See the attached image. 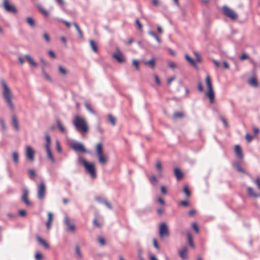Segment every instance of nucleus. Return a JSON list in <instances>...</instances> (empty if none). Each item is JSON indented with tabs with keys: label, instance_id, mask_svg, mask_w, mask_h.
I'll use <instances>...</instances> for the list:
<instances>
[{
	"label": "nucleus",
	"instance_id": "nucleus-42",
	"mask_svg": "<svg viewBox=\"0 0 260 260\" xmlns=\"http://www.w3.org/2000/svg\"><path fill=\"white\" fill-rule=\"evenodd\" d=\"M85 106L86 109L90 113L92 114H95L94 111L92 109L91 107L87 103L85 104Z\"/></svg>",
	"mask_w": 260,
	"mask_h": 260
},
{
	"label": "nucleus",
	"instance_id": "nucleus-16",
	"mask_svg": "<svg viewBox=\"0 0 260 260\" xmlns=\"http://www.w3.org/2000/svg\"><path fill=\"white\" fill-rule=\"evenodd\" d=\"M96 200L100 203L105 204L107 206V207L109 209H112V205L110 204V203L108 202V201L106 199L99 197L97 198L96 199Z\"/></svg>",
	"mask_w": 260,
	"mask_h": 260
},
{
	"label": "nucleus",
	"instance_id": "nucleus-10",
	"mask_svg": "<svg viewBox=\"0 0 260 260\" xmlns=\"http://www.w3.org/2000/svg\"><path fill=\"white\" fill-rule=\"evenodd\" d=\"M64 223L67 226L69 231L72 233L75 232L76 230L75 224L67 215H65L64 218Z\"/></svg>",
	"mask_w": 260,
	"mask_h": 260
},
{
	"label": "nucleus",
	"instance_id": "nucleus-7",
	"mask_svg": "<svg viewBox=\"0 0 260 260\" xmlns=\"http://www.w3.org/2000/svg\"><path fill=\"white\" fill-rule=\"evenodd\" d=\"M3 5L5 10L8 12L16 14L18 12L15 6L13 4H10L9 0H4Z\"/></svg>",
	"mask_w": 260,
	"mask_h": 260
},
{
	"label": "nucleus",
	"instance_id": "nucleus-26",
	"mask_svg": "<svg viewBox=\"0 0 260 260\" xmlns=\"http://www.w3.org/2000/svg\"><path fill=\"white\" fill-rule=\"evenodd\" d=\"M249 84L253 87H256L258 86V83L255 78L253 77L248 80Z\"/></svg>",
	"mask_w": 260,
	"mask_h": 260
},
{
	"label": "nucleus",
	"instance_id": "nucleus-52",
	"mask_svg": "<svg viewBox=\"0 0 260 260\" xmlns=\"http://www.w3.org/2000/svg\"><path fill=\"white\" fill-rule=\"evenodd\" d=\"M56 150L57 151L60 153L61 152V148L60 146L59 142L58 141H57L56 142Z\"/></svg>",
	"mask_w": 260,
	"mask_h": 260
},
{
	"label": "nucleus",
	"instance_id": "nucleus-21",
	"mask_svg": "<svg viewBox=\"0 0 260 260\" xmlns=\"http://www.w3.org/2000/svg\"><path fill=\"white\" fill-rule=\"evenodd\" d=\"M47 215L48 220L46 222V226L48 230H50L51 226V222L53 219V215L51 212H48Z\"/></svg>",
	"mask_w": 260,
	"mask_h": 260
},
{
	"label": "nucleus",
	"instance_id": "nucleus-47",
	"mask_svg": "<svg viewBox=\"0 0 260 260\" xmlns=\"http://www.w3.org/2000/svg\"><path fill=\"white\" fill-rule=\"evenodd\" d=\"M168 64L169 67L172 69H174L177 68L176 63L173 61H169Z\"/></svg>",
	"mask_w": 260,
	"mask_h": 260
},
{
	"label": "nucleus",
	"instance_id": "nucleus-24",
	"mask_svg": "<svg viewBox=\"0 0 260 260\" xmlns=\"http://www.w3.org/2000/svg\"><path fill=\"white\" fill-rule=\"evenodd\" d=\"M174 174L178 180H180L183 177L182 172L177 168L174 169Z\"/></svg>",
	"mask_w": 260,
	"mask_h": 260
},
{
	"label": "nucleus",
	"instance_id": "nucleus-49",
	"mask_svg": "<svg viewBox=\"0 0 260 260\" xmlns=\"http://www.w3.org/2000/svg\"><path fill=\"white\" fill-rule=\"evenodd\" d=\"M149 181L152 184H153L154 183H156L157 180V179L156 178V177L154 176V175H152L150 179H149Z\"/></svg>",
	"mask_w": 260,
	"mask_h": 260
},
{
	"label": "nucleus",
	"instance_id": "nucleus-40",
	"mask_svg": "<svg viewBox=\"0 0 260 260\" xmlns=\"http://www.w3.org/2000/svg\"><path fill=\"white\" fill-rule=\"evenodd\" d=\"M28 173L29 177L31 179H34L36 175L35 171L33 169L28 170Z\"/></svg>",
	"mask_w": 260,
	"mask_h": 260
},
{
	"label": "nucleus",
	"instance_id": "nucleus-54",
	"mask_svg": "<svg viewBox=\"0 0 260 260\" xmlns=\"http://www.w3.org/2000/svg\"><path fill=\"white\" fill-rule=\"evenodd\" d=\"M42 255L40 252H37L35 254V258L37 260H41Z\"/></svg>",
	"mask_w": 260,
	"mask_h": 260
},
{
	"label": "nucleus",
	"instance_id": "nucleus-34",
	"mask_svg": "<svg viewBox=\"0 0 260 260\" xmlns=\"http://www.w3.org/2000/svg\"><path fill=\"white\" fill-rule=\"evenodd\" d=\"M108 119L109 122L111 123L113 126H115L116 124V118L113 116L111 114L108 115Z\"/></svg>",
	"mask_w": 260,
	"mask_h": 260
},
{
	"label": "nucleus",
	"instance_id": "nucleus-25",
	"mask_svg": "<svg viewBox=\"0 0 260 260\" xmlns=\"http://www.w3.org/2000/svg\"><path fill=\"white\" fill-rule=\"evenodd\" d=\"M156 169L158 172L159 176L161 177L162 176L161 172L162 170V167L161 165V163L159 160H157L156 163Z\"/></svg>",
	"mask_w": 260,
	"mask_h": 260
},
{
	"label": "nucleus",
	"instance_id": "nucleus-63",
	"mask_svg": "<svg viewBox=\"0 0 260 260\" xmlns=\"http://www.w3.org/2000/svg\"><path fill=\"white\" fill-rule=\"evenodd\" d=\"M153 245L155 248H156L157 249H159V246L158 245V244L157 243V241L155 239H153Z\"/></svg>",
	"mask_w": 260,
	"mask_h": 260
},
{
	"label": "nucleus",
	"instance_id": "nucleus-6",
	"mask_svg": "<svg viewBox=\"0 0 260 260\" xmlns=\"http://www.w3.org/2000/svg\"><path fill=\"white\" fill-rule=\"evenodd\" d=\"M222 10L223 14L232 20H235L238 18L236 12L226 6H223L222 7Z\"/></svg>",
	"mask_w": 260,
	"mask_h": 260
},
{
	"label": "nucleus",
	"instance_id": "nucleus-50",
	"mask_svg": "<svg viewBox=\"0 0 260 260\" xmlns=\"http://www.w3.org/2000/svg\"><path fill=\"white\" fill-rule=\"evenodd\" d=\"M76 252L80 258L82 257V254L81 252H80V248L78 245L76 246Z\"/></svg>",
	"mask_w": 260,
	"mask_h": 260
},
{
	"label": "nucleus",
	"instance_id": "nucleus-1",
	"mask_svg": "<svg viewBox=\"0 0 260 260\" xmlns=\"http://www.w3.org/2000/svg\"><path fill=\"white\" fill-rule=\"evenodd\" d=\"M1 84L3 89L2 92L3 98L10 110L13 112L15 110V107L13 101L15 96L5 80L1 79Z\"/></svg>",
	"mask_w": 260,
	"mask_h": 260
},
{
	"label": "nucleus",
	"instance_id": "nucleus-3",
	"mask_svg": "<svg viewBox=\"0 0 260 260\" xmlns=\"http://www.w3.org/2000/svg\"><path fill=\"white\" fill-rule=\"evenodd\" d=\"M78 162L84 166L86 171L90 174L91 178L95 179L96 178V170L94 165L93 163L88 162L81 156L78 157Z\"/></svg>",
	"mask_w": 260,
	"mask_h": 260
},
{
	"label": "nucleus",
	"instance_id": "nucleus-43",
	"mask_svg": "<svg viewBox=\"0 0 260 260\" xmlns=\"http://www.w3.org/2000/svg\"><path fill=\"white\" fill-rule=\"evenodd\" d=\"M183 191L185 193V194H186L187 197H190V193L189 189H188V187L187 186H185L184 187V188H183Z\"/></svg>",
	"mask_w": 260,
	"mask_h": 260
},
{
	"label": "nucleus",
	"instance_id": "nucleus-29",
	"mask_svg": "<svg viewBox=\"0 0 260 260\" xmlns=\"http://www.w3.org/2000/svg\"><path fill=\"white\" fill-rule=\"evenodd\" d=\"M56 121H57V126H58L59 130L61 131V133H66L65 128L64 127L63 125L61 124V122L60 121V120L59 119H57Z\"/></svg>",
	"mask_w": 260,
	"mask_h": 260
},
{
	"label": "nucleus",
	"instance_id": "nucleus-19",
	"mask_svg": "<svg viewBox=\"0 0 260 260\" xmlns=\"http://www.w3.org/2000/svg\"><path fill=\"white\" fill-rule=\"evenodd\" d=\"M247 193L248 196L251 197L257 198L260 196V195L255 193L253 188L251 187H248L247 188Z\"/></svg>",
	"mask_w": 260,
	"mask_h": 260
},
{
	"label": "nucleus",
	"instance_id": "nucleus-53",
	"mask_svg": "<svg viewBox=\"0 0 260 260\" xmlns=\"http://www.w3.org/2000/svg\"><path fill=\"white\" fill-rule=\"evenodd\" d=\"M154 79H155L156 83L158 85H160V81L159 80L158 76L157 75H154Z\"/></svg>",
	"mask_w": 260,
	"mask_h": 260
},
{
	"label": "nucleus",
	"instance_id": "nucleus-22",
	"mask_svg": "<svg viewBox=\"0 0 260 260\" xmlns=\"http://www.w3.org/2000/svg\"><path fill=\"white\" fill-rule=\"evenodd\" d=\"M235 151L237 156L240 158L241 159H242L243 157V155L242 152V150L241 149V147L239 145H237L235 147Z\"/></svg>",
	"mask_w": 260,
	"mask_h": 260
},
{
	"label": "nucleus",
	"instance_id": "nucleus-18",
	"mask_svg": "<svg viewBox=\"0 0 260 260\" xmlns=\"http://www.w3.org/2000/svg\"><path fill=\"white\" fill-rule=\"evenodd\" d=\"M12 125L16 131H18L19 130V123L16 116L15 115H13L12 117Z\"/></svg>",
	"mask_w": 260,
	"mask_h": 260
},
{
	"label": "nucleus",
	"instance_id": "nucleus-9",
	"mask_svg": "<svg viewBox=\"0 0 260 260\" xmlns=\"http://www.w3.org/2000/svg\"><path fill=\"white\" fill-rule=\"evenodd\" d=\"M159 235L160 238L168 237L169 236V231L167 225L166 223H161L159 225Z\"/></svg>",
	"mask_w": 260,
	"mask_h": 260
},
{
	"label": "nucleus",
	"instance_id": "nucleus-30",
	"mask_svg": "<svg viewBox=\"0 0 260 260\" xmlns=\"http://www.w3.org/2000/svg\"><path fill=\"white\" fill-rule=\"evenodd\" d=\"M184 117V114L183 112H175L173 114V118L178 119V118H182Z\"/></svg>",
	"mask_w": 260,
	"mask_h": 260
},
{
	"label": "nucleus",
	"instance_id": "nucleus-20",
	"mask_svg": "<svg viewBox=\"0 0 260 260\" xmlns=\"http://www.w3.org/2000/svg\"><path fill=\"white\" fill-rule=\"evenodd\" d=\"M144 64L150 67L151 69H153L155 67V59L154 58H152L149 60L144 61Z\"/></svg>",
	"mask_w": 260,
	"mask_h": 260
},
{
	"label": "nucleus",
	"instance_id": "nucleus-13",
	"mask_svg": "<svg viewBox=\"0 0 260 260\" xmlns=\"http://www.w3.org/2000/svg\"><path fill=\"white\" fill-rule=\"evenodd\" d=\"M113 56L115 58L119 63H123L125 61V58L123 54L119 50H117L116 53L113 54Z\"/></svg>",
	"mask_w": 260,
	"mask_h": 260
},
{
	"label": "nucleus",
	"instance_id": "nucleus-38",
	"mask_svg": "<svg viewBox=\"0 0 260 260\" xmlns=\"http://www.w3.org/2000/svg\"><path fill=\"white\" fill-rule=\"evenodd\" d=\"M73 25L75 27L80 37L83 38V33H82L81 30L80 29V28H79V26L78 25V24L74 22Z\"/></svg>",
	"mask_w": 260,
	"mask_h": 260
},
{
	"label": "nucleus",
	"instance_id": "nucleus-55",
	"mask_svg": "<svg viewBox=\"0 0 260 260\" xmlns=\"http://www.w3.org/2000/svg\"><path fill=\"white\" fill-rule=\"evenodd\" d=\"M136 22V24L138 25V28L139 29V30L142 31V25L140 23V22L139 20V19H137Z\"/></svg>",
	"mask_w": 260,
	"mask_h": 260
},
{
	"label": "nucleus",
	"instance_id": "nucleus-39",
	"mask_svg": "<svg viewBox=\"0 0 260 260\" xmlns=\"http://www.w3.org/2000/svg\"><path fill=\"white\" fill-rule=\"evenodd\" d=\"M58 71L60 74L65 76L67 74V71L63 67L60 66L58 67Z\"/></svg>",
	"mask_w": 260,
	"mask_h": 260
},
{
	"label": "nucleus",
	"instance_id": "nucleus-46",
	"mask_svg": "<svg viewBox=\"0 0 260 260\" xmlns=\"http://www.w3.org/2000/svg\"><path fill=\"white\" fill-rule=\"evenodd\" d=\"M98 241L101 245H105L106 244V241L103 237H99L98 238Z\"/></svg>",
	"mask_w": 260,
	"mask_h": 260
},
{
	"label": "nucleus",
	"instance_id": "nucleus-58",
	"mask_svg": "<svg viewBox=\"0 0 260 260\" xmlns=\"http://www.w3.org/2000/svg\"><path fill=\"white\" fill-rule=\"evenodd\" d=\"M194 55L196 56V61L197 62H201V58L198 52H194Z\"/></svg>",
	"mask_w": 260,
	"mask_h": 260
},
{
	"label": "nucleus",
	"instance_id": "nucleus-59",
	"mask_svg": "<svg viewBox=\"0 0 260 260\" xmlns=\"http://www.w3.org/2000/svg\"><path fill=\"white\" fill-rule=\"evenodd\" d=\"M43 37L44 39L47 42H49L50 40V37L49 35L47 33H44L43 35Z\"/></svg>",
	"mask_w": 260,
	"mask_h": 260
},
{
	"label": "nucleus",
	"instance_id": "nucleus-36",
	"mask_svg": "<svg viewBox=\"0 0 260 260\" xmlns=\"http://www.w3.org/2000/svg\"><path fill=\"white\" fill-rule=\"evenodd\" d=\"M13 161L15 163L17 164L19 161V155L17 152H13L12 153Z\"/></svg>",
	"mask_w": 260,
	"mask_h": 260
},
{
	"label": "nucleus",
	"instance_id": "nucleus-8",
	"mask_svg": "<svg viewBox=\"0 0 260 260\" xmlns=\"http://www.w3.org/2000/svg\"><path fill=\"white\" fill-rule=\"evenodd\" d=\"M70 147L76 152H86V150L84 145L79 142H73L70 144Z\"/></svg>",
	"mask_w": 260,
	"mask_h": 260
},
{
	"label": "nucleus",
	"instance_id": "nucleus-14",
	"mask_svg": "<svg viewBox=\"0 0 260 260\" xmlns=\"http://www.w3.org/2000/svg\"><path fill=\"white\" fill-rule=\"evenodd\" d=\"M28 191L26 189L23 190V194L22 196L21 199L25 203V204L27 206H29L31 205V203L28 200Z\"/></svg>",
	"mask_w": 260,
	"mask_h": 260
},
{
	"label": "nucleus",
	"instance_id": "nucleus-31",
	"mask_svg": "<svg viewBox=\"0 0 260 260\" xmlns=\"http://www.w3.org/2000/svg\"><path fill=\"white\" fill-rule=\"evenodd\" d=\"M46 152H47L48 157L51 160V161L52 162H55V159H54V158L53 157V155L52 154V152H51V151L50 149H46Z\"/></svg>",
	"mask_w": 260,
	"mask_h": 260
},
{
	"label": "nucleus",
	"instance_id": "nucleus-33",
	"mask_svg": "<svg viewBox=\"0 0 260 260\" xmlns=\"http://www.w3.org/2000/svg\"><path fill=\"white\" fill-rule=\"evenodd\" d=\"M46 144H45V148H46V149H50V144H51V139H50V137L48 135L46 136Z\"/></svg>",
	"mask_w": 260,
	"mask_h": 260
},
{
	"label": "nucleus",
	"instance_id": "nucleus-28",
	"mask_svg": "<svg viewBox=\"0 0 260 260\" xmlns=\"http://www.w3.org/2000/svg\"><path fill=\"white\" fill-rule=\"evenodd\" d=\"M185 59L189 62V63L192 66L196 67V61L191 58L188 54L185 55Z\"/></svg>",
	"mask_w": 260,
	"mask_h": 260
},
{
	"label": "nucleus",
	"instance_id": "nucleus-64",
	"mask_svg": "<svg viewBox=\"0 0 260 260\" xmlns=\"http://www.w3.org/2000/svg\"><path fill=\"white\" fill-rule=\"evenodd\" d=\"M175 79V77H172L169 79L167 81V84L168 85H170L171 83V82L174 81Z\"/></svg>",
	"mask_w": 260,
	"mask_h": 260
},
{
	"label": "nucleus",
	"instance_id": "nucleus-51",
	"mask_svg": "<svg viewBox=\"0 0 260 260\" xmlns=\"http://www.w3.org/2000/svg\"><path fill=\"white\" fill-rule=\"evenodd\" d=\"M245 138L248 142H250L253 139V136L247 133L245 135Z\"/></svg>",
	"mask_w": 260,
	"mask_h": 260
},
{
	"label": "nucleus",
	"instance_id": "nucleus-35",
	"mask_svg": "<svg viewBox=\"0 0 260 260\" xmlns=\"http://www.w3.org/2000/svg\"><path fill=\"white\" fill-rule=\"evenodd\" d=\"M38 9L40 12L45 16L47 17L49 15V13L47 11H46L45 9H44L43 7H42L41 6H38Z\"/></svg>",
	"mask_w": 260,
	"mask_h": 260
},
{
	"label": "nucleus",
	"instance_id": "nucleus-32",
	"mask_svg": "<svg viewBox=\"0 0 260 260\" xmlns=\"http://www.w3.org/2000/svg\"><path fill=\"white\" fill-rule=\"evenodd\" d=\"M187 237L188 240V242L189 245L191 246L192 248L194 247L193 241H192V238L191 234L190 233H187Z\"/></svg>",
	"mask_w": 260,
	"mask_h": 260
},
{
	"label": "nucleus",
	"instance_id": "nucleus-62",
	"mask_svg": "<svg viewBox=\"0 0 260 260\" xmlns=\"http://www.w3.org/2000/svg\"><path fill=\"white\" fill-rule=\"evenodd\" d=\"M198 89L199 90V91H200L201 92L203 91V87L201 82H198Z\"/></svg>",
	"mask_w": 260,
	"mask_h": 260
},
{
	"label": "nucleus",
	"instance_id": "nucleus-48",
	"mask_svg": "<svg viewBox=\"0 0 260 260\" xmlns=\"http://www.w3.org/2000/svg\"><path fill=\"white\" fill-rule=\"evenodd\" d=\"M0 124L2 126V128L3 131H5L7 129V126L5 123V121L3 119H0Z\"/></svg>",
	"mask_w": 260,
	"mask_h": 260
},
{
	"label": "nucleus",
	"instance_id": "nucleus-15",
	"mask_svg": "<svg viewBox=\"0 0 260 260\" xmlns=\"http://www.w3.org/2000/svg\"><path fill=\"white\" fill-rule=\"evenodd\" d=\"M36 239L38 243L42 245L46 249H49L50 247V246L49 244L43 238H42L39 236H36Z\"/></svg>",
	"mask_w": 260,
	"mask_h": 260
},
{
	"label": "nucleus",
	"instance_id": "nucleus-4",
	"mask_svg": "<svg viewBox=\"0 0 260 260\" xmlns=\"http://www.w3.org/2000/svg\"><path fill=\"white\" fill-rule=\"evenodd\" d=\"M205 82L208 88V91L206 93V95L209 98L210 103H213L214 99V93L211 79L209 74L206 75Z\"/></svg>",
	"mask_w": 260,
	"mask_h": 260
},
{
	"label": "nucleus",
	"instance_id": "nucleus-5",
	"mask_svg": "<svg viewBox=\"0 0 260 260\" xmlns=\"http://www.w3.org/2000/svg\"><path fill=\"white\" fill-rule=\"evenodd\" d=\"M95 150L100 164L102 165L106 164L108 161V157L103 153L102 143H98L96 144Z\"/></svg>",
	"mask_w": 260,
	"mask_h": 260
},
{
	"label": "nucleus",
	"instance_id": "nucleus-12",
	"mask_svg": "<svg viewBox=\"0 0 260 260\" xmlns=\"http://www.w3.org/2000/svg\"><path fill=\"white\" fill-rule=\"evenodd\" d=\"M35 150L29 146L26 147L25 155L28 160L33 161L35 159Z\"/></svg>",
	"mask_w": 260,
	"mask_h": 260
},
{
	"label": "nucleus",
	"instance_id": "nucleus-37",
	"mask_svg": "<svg viewBox=\"0 0 260 260\" xmlns=\"http://www.w3.org/2000/svg\"><path fill=\"white\" fill-rule=\"evenodd\" d=\"M26 21L27 23L31 27H34L35 25V22L34 19L30 17L26 18Z\"/></svg>",
	"mask_w": 260,
	"mask_h": 260
},
{
	"label": "nucleus",
	"instance_id": "nucleus-56",
	"mask_svg": "<svg viewBox=\"0 0 260 260\" xmlns=\"http://www.w3.org/2000/svg\"><path fill=\"white\" fill-rule=\"evenodd\" d=\"M248 58V55L245 53H242V55L240 56V59L241 60H243Z\"/></svg>",
	"mask_w": 260,
	"mask_h": 260
},
{
	"label": "nucleus",
	"instance_id": "nucleus-27",
	"mask_svg": "<svg viewBox=\"0 0 260 260\" xmlns=\"http://www.w3.org/2000/svg\"><path fill=\"white\" fill-rule=\"evenodd\" d=\"M90 45L94 52H97L98 48L96 44L93 40H90L89 41Z\"/></svg>",
	"mask_w": 260,
	"mask_h": 260
},
{
	"label": "nucleus",
	"instance_id": "nucleus-2",
	"mask_svg": "<svg viewBox=\"0 0 260 260\" xmlns=\"http://www.w3.org/2000/svg\"><path fill=\"white\" fill-rule=\"evenodd\" d=\"M73 123L78 131L81 133H86L88 132V126L85 118L79 116H76Z\"/></svg>",
	"mask_w": 260,
	"mask_h": 260
},
{
	"label": "nucleus",
	"instance_id": "nucleus-60",
	"mask_svg": "<svg viewBox=\"0 0 260 260\" xmlns=\"http://www.w3.org/2000/svg\"><path fill=\"white\" fill-rule=\"evenodd\" d=\"M254 182L257 185L258 188L260 189V179L259 178H257L254 181Z\"/></svg>",
	"mask_w": 260,
	"mask_h": 260
},
{
	"label": "nucleus",
	"instance_id": "nucleus-57",
	"mask_svg": "<svg viewBox=\"0 0 260 260\" xmlns=\"http://www.w3.org/2000/svg\"><path fill=\"white\" fill-rule=\"evenodd\" d=\"M26 214V212L24 210H21L19 211V215L21 216H25Z\"/></svg>",
	"mask_w": 260,
	"mask_h": 260
},
{
	"label": "nucleus",
	"instance_id": "nucleus-23",
	"mask_svg": "<svg viewBox=\"0 0 260 260\" xmlns=\"http://www.w3.org/2000/svg\"><path fill=\"white\" fill-rule=\"evenodd\" d=\"M25 58L28 60L29 64L35 68L37 67V63L29 55L26 54L25 55Z\"/></svg>",
	"mask_w": 260,
	"mask_h": 260
},
{
	"label": "nucleus",
	"instance_id": "nucleus-61",
	"mask_svg": "<svg viewBox=\"0 0 260 260\" xmlns=\"http://www.w3.org/2000/svg\"><path fill=\"white\" fill-rule=\"evenodd\" d=\"M192 227L196 232L198 233L199 232V228L197 223H193L192 224Z\"/></svg>",
	"mask_w": 260,
	"mask_h": 260
},
{
	"label": "nucleus",
	"instance_id": "nucleus-44",
	"mask_svg": "<svg viewBox=\"0 0 260 260\" xmlns=\"http://www.w3.org/2000/svg\"><path fill=\"white\" fill-rule=\"evenodd\" d=\"M42 72H43V73L44 76L46 78V79L48 80V81H49L50 82H52V80L51 77L49 76V75L46 72H45L44 68L42 69Z\"/></svg>",
	"mask_w": 260,
	"mask_h": 260
},
{
	"label": "nucleus",
	"instance_id": "nucleus-41",
	"mask_svg": "<svg viewBox=\"0 0 260 260\" xmlns=\"http://www.w3.org/2000/svg\"><path fill=\"white\" fill-rule=\"evenodd\" d=\"M234 165L238 171L243 173H246L245 171L241 167L239 163L236 162Z\"/></svg>",
	"mask_w": 260,
	"mask_h": 260
},
{
	"label": "nucleus",
	"instance_id": "nucleus-45",
	"mask_svg": "<svg viewBox=\"0 0 260 260\" xmlns=\"http://www.w3.org/2000/svg\"><path fill=\"white\" fill-rule=\"evenodd\" d=\"M139 62L138 60H137V59L133 60V64L135 66L136 69L138 71L139 70Z\"/></svg>",
	"mask_w": 260,
	"mask_h": 260
},
{
	"label": "nucleus",
	"instance_id": "nucleus-17",
	"mask_svg": "<svg viewBox=\"0 0 260 260\" xmlns=\"http://www.w3.org/2000/svg\"><path fill=\"white\" fill-rule=\"evenodd\" d=\"M179 255L183 259H186L188 258L187 256V248L186 247H184L181 250L179 251Z\"/></svg>",
	"mask_w": 260,
	"mask_h": 260
},
{
	"label": "nucleus",
	"instance_id": "nucleus-11",
	"mask_svg": "<svg viewBox=\"0 0 260 260\" xmlns=\"http://www.w3.org/2000/svg\"><path fill=\"white\" fill-rule=\"evenodd\" d=\"M45 185L43 181H41L38 187V197L40 200H43L45 193Z\"/></svg>",
	"mask_w": 260,
	"mask_h": 260
}]
</instances>
